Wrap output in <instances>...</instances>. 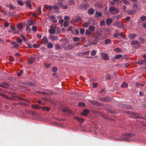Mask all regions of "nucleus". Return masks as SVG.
<instances>
[{
    "label": "nucleus",
    "instance_id": "f257e3e1",
    "mask_svg": "<svg viewBox=\"0 0 146 146\" xmlns=\"http://www.w3.org/2000/svg\"><path fill=\"white\" fill-rule=\"evenodd\" d=\"M135 137V135L134 134H124L122 135V138L118 139V140L120 141H134V140L133 139Z\"/></svg>",
    "mask_w": 146,
    "mask_h": 146
},
{
    "label": "nucleus",
    "instance_id": "f03ea898",
    "mask_svg": "<svg viewBox=\"0 0 146 146\" xmlns=\"http://www.w3.org/2000/svg\"><path fill=\"white\" fill-rule=\"evenodd\" d=\"M109 12L113 15H116L119 13L118 9L114 7H111L109 8Z\"/></svg>",
    "mask_w": 146,
    "mask_h": 146
},
{
    "label": "nucleus",
    "instance_id": "7ed1b4c3",
    "mask_svg": "<svg viewBox=\"0 0 146 146\" xmlns=\"http://www.w3.org/2000/svg\"><path fill=\"white\" fill-rule=\"evenodd\" d=\"M114 25L118 28L122 29L125 28L126 27V25L123 24L121 22H116Z\"/></svg>",
    "mask_w": 146,
    "mask_h": 146
},
{
    "label": "nucleus",
    "instance_id": "20e7f679",
    "mask_svg": "<svg viewBox=\"0 0 146 146\" xmlns=\"http://www.w3.org/2000/svg\"><path fill=\"white\" fill-rule=\"evenodd\" d=\"M60 5L61 1H60L53 6V8L54 10H57L58 11V10L60 9Z\"/></svg>",
    "mask_w": 146,
    "mask_h": 146
},
{
    "label": "nucleus",
    "instance_id": "39448f33",
    "mask_svg": "<svg viewBox=\"0 0 146 146\" xmlns=\"http://www.w3.org/2000/svg\"><path fill=\"white\" fill-rule=\"evenodd\" d=\"M56 26L50 27V29L48 30L49 33L51 34H55L56 32Z\"/></svg>",
    "mask_w": 146,
    "mask_h": 146
},
{
    "label": "nucleus",
    "instance_id": "423d86ee",
    "mask_svg": "<svg viewBox=\"0 0 146 146\" xmlns=\"http://www.w3.org/2000/svg\"><path fill=\"white\" fill-rule=\"evenodd\" d=\"M143 57H144L143 60H141L138 61L137 62V64H138L144 65L146 64V58L145 57V55H143Z\"/></svg>",
    "mask_w": 146,
    "mask_h": 146
},
{
    "label": "nucleus",
    "instance_id": "0eeeda50",
    "mask_svg": "<svg viewBox=\"0 0 146 146\" xmlns=\"http://www.w3.org/2000/svg\"><path fill=\"white\" fill-rule=\"evenodd\" d=\"M101 56H102V58L105 60H108L110 59L108 57V54L107 53H102L101 54Z\"/></svg>",
    "mask_w": 146,
    "mask_h": 146
},
{
    "label": "nucleus",
    "instance_id": "6e6552de",
    "mask_svg": "<svg viewBox=\"0 0 146 146\" xmlns=\"http://www.w3.org/2000/svg\"><path fill=\"white\" fill-rule=\"evenodd\" d=\"M35 61V58L33 57H31L29 58L28 63L29 64H31L33 63Z\"/></svg>",
    "mask_w": 146,
    "mask_h": 146
},
{
    "label": "nucleus",
    "instance_id": "1a4fd4ad",
    "mask_svg": "<svg viewBox=\"0 0 146 146\" xmlns=\"http://www.w3.org/2000/svg\"><path fill=\"white\" fill-rule=\"evenodd\" d=\"M6 6L7 7L11 9H14L15 8V6L11 3H7Z\"/></svg>",
    "mask_w": 146,
    "mask_h": 146
},
{
    "label": "nucleus",
    "instance_id": "9d476101",
    "mask_svg": "<svg viewBox=\"0 0 146 146\" xmlns=\"http://www.w3.org/2000/svg\"><path fill=\"white\" fill-rule=\"evenodd\" d=\"M89 113V111L88 110L86 109H85L84 110L83 112L81 113V114L84 116H87L88 114Z\"/></svg>",
    "mask_w": 146,
    "mask_h": 146
},
{
    "label": "nucleus",
    "instance_id": "9b49d317",
    "mask_svg": "<svg viewBox=\"0 0 146 146\" xmlns=\"http://www.w3.org/2000/svg\"><path fill=\"white\" fill-rule=\"evenodd\" d=\"M42 43L45 44H47L48 42V40L47 38L46 37H43L42 39Z\"/></svg>",
    "mask_w": 146,
    "mask_h": 146
},
{
    "label": "nucleus",
    "instance_id": "f8f14e48",
    "mask_svg": "<svg viewBox=\"0 0 146 146\" xmlns=\"http://www.w3.org/2000/svg\"><path fill=\"white\" fill-rule=\"evenodd\" d=\"M127 13H128V14L130 15H134L136 11L135 10H128L127 11H126Z\"/></svg>",
    "mask_w": 146,
    "mask_h": 146
},
{
    "label": "nucleus",
    "instance_id": "ddd939ff",
    "mask_svg": "<svg viewBox=\"0 0 146 146\" xmlns=\"http://www.w3.org/2000/svg\"><path fill=\"white\" fill-rule=\"evenodd\" d=\"M94 12V9L92 8H90L88 9V13L90 15H92Z\"/></svg>",
    "mask_w": 146,
    "mask_h": 146
},
{
    "label": "nucleus",
    "instance_id": "4468645a",
    "mask_svg": "<svg viewBox=\"0 0 146 146\" xmlns=\"http://www.w3.org/2000/svg\"><path fill=\"white\" fill-rule=\"evenodd\" d=\"M74 46L72 44H69L67 46L64 47L65 49H68L69 50L72 49L74 48Z\"/></svg>",
    "mask_w": 146,
    "mask_h": 146
},
{
    "label": "nucleus",
    "instance_id": "2eb2a0df",
    "mask_svg": "<svg viewBox=\"0 0 146 146\" xmlns=\"http://www.w3.org/2000/svg\"><path fill=\"white\" fill-rule=\"evenodd\" d=\"M103 14L102 12L96 11L95 13V16L97 18L101 16Z\"/></svg>",
    "mask_w": 146,
    "mask_h": 146
},
{
    "label": "nucleus",
    "instance_id": "dca6fc26",
    "mask_svg": "<svg viewBox=\"0 0 146 146\" xmlns=\"http://www.w3.org/2000/svg\"><path fill=\"white\" fill-rule=\"evenodd\" d=\"M49 37L52 40L55 41L58 39V36L50 35L49 36Z\"/></svg>",
    "mask_w": 146,
    "mask_h": 146
},
{
    "label": "nucleus",
    "instance_id": "f3484780",
    "mask_svg": "<svg viewBox=\"0 0 146 146\" xmlns=\"http://www.w3.org/2000/svg\"><path fill=\"white\" fill-rule=\"evenodd\" d=\"M35 23V21L34 20H30L28 21V23L29 26H31L34 25Z\"/></svg>",
    "mask_w": 146,
    "mask_h": 146
},
{
    "label": "nucleus",
    "instance_id": "a211bd4d",
    "mask_svg": "<svg viewBox=\"0 0 146 146\" xmlns=\"http://www.w3.org/2000/svg\"><path fill=\"white\" fill-rule=\"evenodd\" d=\"M113 20L112 19L110 18L106 20V24L108 25H109L112 22Z\"/></svg>",
    "mask_w": 146,
    "mask_h": 146
},
{
    "label": "nucleus",
    "instance_id": "6ab92c4d",
    "mask_svg": "<svg viewBox=\"0 0 146 146\" xmlns=\"http://www.w3.org/2000/svg\"><path fill=\"white\" fill-rule=\"evenodd\" d=\"M63 2L62 1H61V5H60V7L63 9H67L68 7L67 5H63L62 4V3Z\"/></svg>",
    "mask_w": 146,
    "mask_h": 146
},
{
    "label": "nucleus",
    "instance_id": "aec40b11",
    "mask_svg": "<svg viewBox=\"0 0 146 146\" xmlns=\"http://www.w3.org/2000/svg\"><path fill=\"white\" fill-rule=\"evenodd\" d=\"M31 107L34 109L38 110L40 109V107L38 105L33 104L31 106Z\"/></svg>",
    "mask_w": 146,
    "mask_h": 146
},
{
    "label": "nucleus",
    "instance_id": "412c9836",
    "mask_svg": "<svg viewBox=\"0 0 146 146\" xmlns=\"http://www.w3.org/2000/svg\"><path fill=\"white\" fill-rule=\"evenodd\" d=\"M26 5L29 7V9H31L32 8L31 1H26Z\"/></svg>",
    "mask_w": 146,
    "mask_h": 146
},
{
    "label": "nucleus",
    "instance_id": "4be33fe9",
    "mask_svg": "<svg viewBox=\"0 0 146 146\" xmlns=\"http://www.w3.org/2000/svg\"><path fill=\"white\" fill-rule=\"evenodd\" d=\"M11 44L13 45L14 48H18L20 46L19 45L14 42H11Z\"/></svg>",
    "mask_w": 146,
    "mask_h": 146
},
{
    "label": "nucleus",
    "instance_id": "5701e85b",
    "mask_svg": "<svg viewBox=\"0 0 146 146\" xmlns=\"http://www.w3.org/2000/svg\"><path fill=\"white\" fill-rule=\"evenodd\" d=\"M17 27L20 29L21 31H22V29L23 27V25L22 23H20L17 25Z\"/></svg>",
    "mask_w": 146,
    "mask_h": 146
},
{
    "label": "nucleus",
    "instance_id": "b1692460",
    "mask_svg": "<svg viewBox=\"0 0 146 146\" xmlns=\"http://www.w3.org/2000/svg\"><path fill=\"white\" fill-rule=\"evenodd\" d=\"M0 96H1L2 97L5 98L6 99H9V100H11L12 99L11 98H9L7 96L2 93H0Z\"/></svg>",
    "mask_w": 146,
    "mask_h": 146
},
{
    "label": "nucleus",
    "instance_id": "393cba45",
    "mask_svg": "<svg viewBox=\"0 0 146 146\" xmlns=\"http://www.w3.org/2000/svg\"><path fill=\"white\" fill-rule=\"evenodd\" d=\"M88 29L91 31H94L95 30V27L93 25H90Z\"/></svg>",
    "mask_w": 146,
    "mask_h": 146
},
{
    "label": "nucleus",
    "instance_id": "a878e982",
    "mask_svg": "<svg viewBox=\"0 0 146 146\" xmlns=\"http://www.w3.org/2000/svg\"><path fill=\"white\" fill-rule=\"evenodd\" d=\"M136 36V34L134 33L131 34L129 35V38L131 39H134Z\"/></svg>",
    "mask_w": 146,
    "mask_h": 146
},
{
    "label": "nucleus",
    "instance_id": "bb28decb",
    "mask_svg": "<svg viewBox=\"0 0 146 146\" xmlns=\"http://www.w3.org/2000/svg\"><path fill=\"white\" fill-rule=\"evenodd\" d=\"M2 84H3V86H4L3 88H8L9 87V84H8L6 82H3Z\"/></svg>",
    "mask_w": 146,
    "mask_h": 146
},
{
    "label": "nucleus",
    "instance_id": "cd10ccee",
    "mask_svg": "<svg viewBox=\"0 0 146 146\" xmlns=\"http://www.w3.org/2000/svg\"><path fill=\"white\" fill-rule=\"evenodd\" d=\"M105 42L106 44H108L111 43V40L109 39H107L105 40Z\"/></svg>",
    "mask_w": 146,
    "mask_h": 146
},
{
    "label": "nucleus",
    "instance_id": "c85d7f7f",
    "mask_svg": "<svg viewBox=\"0 0 146 146\" xmlns=\"http://www.w3.org/2000/svg\"><path fill=\"white\" fill-rule=\"evenodd\" d=\"M104 98L105 102H110L111 101V98L109 97L106 96Z\"/></svg>",
    "mask_w": 146,
    "mask_h": 146
},
{
    "label": "nucleus",
    "instance_id": "c756f323",
    "mask_svg": "<svg viewBox=\"0 0 146 146\" xmlns=\"http://www.w3.org/2000/svg\"><path fill=\"white\" fill-rule=\"evenodd\" d=\"M121 86L122 88H124L125 87V88H127L128 86V84H126L125 82H123L121 85Z\"/></svg>",
    "mask_w": 146,
    "mask_h": 146
},
{
    "label": "nucleus",
    "instance_id": "7c9ffc66",
    "mask_svg": "<svg viewBox=\"0 0 146 146\" xmlns=\"http://www.w3.org/2000/svg\"><path fill=\"white\" fill-rule=\"evenodd\" d=\"M139 42L137 41H133L131 42V44L132 45L135 44L139 45Z\"/></svg>",
    "mask_w": 146,
    "mask_h": 146
},
{
    "label": "nucleus",
    "instance_id": "2f4dec72",
    "mask_svg": "<svg viewBox=\"0 0 146 146\" xmlns=\"http://www.w3.org/2000/svg\"><path fill=\"white\" fill-rule=\"evenodd\" d=\"M36 11L38 12V13L40 15L41 14V5H39L38 7L36 9Z\"/></svg>",
    "mask_w": 146,
    "mask_h": 146
},
{
    "label": "nucleus",
    "instance_id": "473e14b6",
    "mask_svg": "<svg viewBox=\"0 0 146 146\" xmlns=\"http://www.w3.org/2000/svg\"><path fill=\"white\" fill-rule=\"evenodd\" d=\"M72 39L74 41L76 42L79 41L80 40V39L78 37H74L72 38Z\"/></svg>",
    "mask_w": 146,
    "mask_h": 146
},
{
    "label": "nucleus",
    "instance_id": "72a5a7b5",
    "mask_svg": "<svg viewBox=\"0 0 146 146\" xmlns=\"http://www.w3.org/2000/svg\"><path fill=\"white\" fill-rule=\"evenodd\" d=\"M85 34L87 35L91 36L92 35L91 32L88 30H86L85 32Z\"/></svg>",
    "mask_w": 146,
    "mask_h": 146
},
{
    "label": "nucleus",
    "instance_id": "f704fd0d",
    "mask_svg": "<svg viewBox=\"0 0 146 146\" xmlns=\"http://www.w3.org/2000/svg\"><path fill=\"white\" fill-rule=\"evenodd\" d=\"M45 7L47 8L48 9H49L50 11H51L52 9L53 8V7L50 5H46L45 6Z\"/></svg>",
    "mask_w": 146,
    "mask_h": 146
},
{
    "label": "nucleus",
    "instance_id": "c9c22d12",
    "mask_svg": "<svg viewBox=\"0 0 146 146\" xmlns=\"http://www.w3.org/2000/svg\"><path fill=\"white\" fill-rule=\"evenodd\" d=\"M62 110L64 112H66L68 113L70 112V111L69 109L68 108H65L62 109Z\"/></svg>",
    "mask_w": 146,
    "mask_h": 146
},
{
    "label": "nucleus",
    "instance_id": "e433bc0d",
    "mask_svg": "<svg viewBox=\"0 0 146 146\" xmlns=\"http://www.w3.org/2000/svg\"><path fill=\"white\" fill-rule=\"evenodd\" d=\"M47 46L48 48H52L53 47V45L52 43L49 42L48 43Z\"/></svg>",
    "mask_w": 146,
    "mask_h": 146
},
{
    "label": "nucleus",
    "instance_id": "4c0bfd02",
    "mask_svg": "<svg viewBox=\"0 0 146 146\" xmlns=\"http://www.w3.org/2000/svg\"><path fill=\"white\" fill-rule=\"evenodd\" d=\"M40 46V45L39 44L35 43L33 44V46L34 48H39Z\"/></svg>",
    "mask_w": 146,
    "mask_h": 146
},
{
    "label": "nucleus",
    "instance_id": "58836bf2",
    "mask_svg": "<svg viewBox=\"0 0 146 146\" xmlns=\"http://www.w3.org/2000/svg\"><path fill=\"white\" fill-rule=\"evenodd\" d=\"M105 77L107 80H109L111 79V76L110 74H108Z\"/></svg>",
    "mask_w": 146,
    "mask_h": 146
},
{
    "label": "nucleus",
    "instance_id": "ea45409f",
    "mask_svg": "<svg viewBox=\"0 0 146 146\" xmlns=\"http://www.w3.org/2000/svg\"><path fill=\"white\" fill-rule=\"evenodd\" d=\"M123 57V56L121 54H119L115 56V58L116 59H119V58H121Z\"/></svg>",
    "mask_w": 146,
    "mask_h": 146
},
{
    "label": "nucleus",
    "instance_id": "a19ab883",
    "mask_svg": "<svg viewBox=\"0 0 146 146\" xmlns=\"http://www.w3.org/2000/svg\"><path fill=\"white\" fill-rule=\"evenodd\" d=\"M20 36L21 37V38L23 39L25 41H26L27 40V39L25 38V37L23 35H20Z\"/></svg>",
    "mask_w": 146,
    "mask_h": 146
},
{
    "label": "nucleus",
    "instance_id": "79ce46f5",
    "mask_svg": "<svg viewBox=\"0 0 146 146\" xmlns=\"http://www.w3.org/2000/svg\"><path fill=\"white\" fill-rule=\"evenodd\" d=\"M13 97L15 99H17L16 98H18V99H19V100H25L24 99H23L21 98H20V97H19L18 96H13Z\"/></svg>",
    "mask_w": 146,
    "mask_h": 146
},
{
    "label": "nucleus",
    "instance_id": "37998d69",
    "mask_svg": "<svg viewBox=\"0 0 146 146\" xmlns=\"http://www.w3.org/2000/svg\"><path fill=\"white\" fill-rule=\"evenodd\" d=\"M96 51L95 50H93L91 52V55L92 56H94L96 53Z\"/></svg>",
    "mask_w": 146,
    "mask_h": 146
},
{
    "label": "nucleus",
    "instance_id": "c03bdc74",
    "mask_svg": "<svg viewBox=\"0 0 146 146\" xmlns=\"http://www.w3.org/2000/svg\"><path fill=\"white\" fill-rule=\"evenodd\" d=\"M69 25V22L67 21H65L64 23V27H67Z\"/></svg>",
    "mask_w": 146,
    "mask_h": 146
},
{
    "label": "nucleus",
    "instance_id": "a18cd8bd",
    "mask_svg": "<svg viewBox=\"0 0 146 146\" xmlns=\"http://www.w3.org/2000/svg\"><path fill=\"white\" fill-rule=\"evenodd\" d=\"M17 3L21 6H23L24 5L23 2L19 0H17Z\"/></svg>",
    "mask_w": 146,
    "mask_h": 146
},
{
    "label": "nucleus",
    "instance_id": "49530a36",
    "mask_svg": "<svg viewBox=\"0 0 146 146\" xmlns=\"http://www.w3.org/2000/svg\"><path fill=\"white\" fill-rule=\"evenodd\" d=\"M26 30L28 31V33H30L31 31V29L29 26H27L26 28Z\"/></svg>",
    "mask_w": 146,
    "mask_h": 146
},
{
    "label": "nucleus",
    "instance_id": "de8ad7c7",
    "mask_svg": "<svg viewBox=\"0 0 146 146\" xmlns=\"http://www.w3.org/2000/svg\"><path fill=\"white\" fill-rule=\"evenodd\" d=\"M76 119H77V120L79 122H83L84 121V120L82 119V118H79L78 117H76Z\"/></svg>",
    "mask_w": 146,
    "mask_h": 146
},
{
    "label": "nucleus",
    "instance_id": "09e8293b",
    "mask_svg": "<svg viewBox=\"0 0 146 146\" xmlns=\"http://www.w3.org/2000/svg\"><path fill=\"white\" fill-rule=\"evenodd\" d=\"M90 52V50H88L87 51H85L82 52V54H86V55H88V54Z\"/></svg>",
    "mask_w": 146,
    "mask_h": 146
},
{
    "label": "nucleus",
    "instance_id": "8fccbe9b",
    "mask_svg": "<svg viewBox=\"0 0 146 146\" xmlns=\"http://www.w3.org/2000/svg\"><path fill=\"white\" fill-rule=\"evenodd\" d=\"M82 45V43L80 42H76L74 44V46H81Z\"/></svg>",
    "mask_w": 146,
    "mask_h": 146
},
{
    "label": "nucleus",
    "instance_id": "3c124183",
    "mask_svg": "<svg viewBox=\"0 0 146 146\" xmlns=\"http://www.w3.org/2000/svg\"><path fill=\"white\" fill-rule=\"evenodd\" d=\"M100 25L101 26H103L105 25V21H101L100 23Z\"/></svg>",
    "mask_w": 146,
    "mask_h": 146
},
{
    "label": "nucleus",
    "instance_id": "603ef678",
    "mask_svg": "<svg viewBox=\"0 0 146 146\" xmlns=\"http://www.w3.org/2000/svg\"><path fill=\"white\" fill-rule=\"evenodd\" d=\"M90 23H89L86 22L84 23V26L86 27H87L88 26L90 25Z\"/></svg>",
    "mask_w": 146,
    "mask_h": 146
},
{
    "label": "nucleus",
    "instance_id": "864d4df0",
    "mask_svg": "<svg viewBox=\"0 0 146 146\" xmlns=\"http://www.w3.org/2000/svg\"><path fill=\"white\" fill-rule=\"evenodd\" d=\"M32 29L33 31L35 32H36L37 31V27L36 26H34L32 27Z\"/></svg>",
    "mask_w": 146,
    "mask_h": 146
},
{
    "label": "nucleus",
    "instance_id": "5fc2aeb1",
    "mask_svg": "<svg viewBox=\"0 0 146 146\" xmlns=\"http://www.w3.org/2000/svg\"><path fill=\"white\" fill-rule=\"evenodd\" d=\"M120 36H121L122 37H123L124 38H125L126 36L122 32H121L120 33H119Z\"/></svg>",
    "mask_w": 146,
    "mask_h": 146
},
{
    "label": "nucleus",
    "instance_id": "6e6d98bb",
    "mask_svg": "<svg viewBox=\"0 0 146 146\" xmlns=\"http://www.w3.org/2000/svg\"><path fill=\"white\" fill-rule=\"evenodd\" d=\"M16 40L19 43H21L22 42V40L19 38H17Z\"/></svg>",
    "mask_w": 146,
    "mask_h": 146
},
{
    "label": "nucleus",
    "instance_id": "4d7b16f0",
    "mask_svg": "<svg viewBox=\"0 0 146 146\" xmlns=\"http://www.w3.org/2000/svg\"><path fill=\"white\" fill-rule=\"evenodd\" d=\"M146 19V17L145 16H143L140 17V19L141 21H143Z\"/></svg>",
    "mask_w": 146,
    "mask_h": 146
},
{
    "label": "nucleus",
    "instance_id": "13d9d810",
    "mask_svg": "<svg viewBox=\"0 0 146 146\" xmlns=\"http://www.w3.org/2000/svg\"><path fill=\"white\" fill-rule=\"evenodd\" d=\"M78 105L80 107H83L85 106V104L83 103L80 102L78 104Z\"/></svg>",
    "mask_w": 146,
    "mask_h": 146
},
{
    "label": "nucleus",
    "instance_id": "bf43d9fd",
    "mask_svg": "<svg viewBox=\"0 0 146 146\" xmlns=\"http://www.w3.org/2000/svg\"><path fill=\"white\" fill-rule=\"evenodd\" d=\"M54 47L56 49H59L60 48V45L59 44H56L55 45Z\"/></svg>",
    "mask_w": 146,
    "mask_h": 146
},
{
    "label": "nucleus",
    "instance_id": "052dcab7",
    "mask_svg": "<svg viewBox=\"0 0 146 146\" xmlns=\"http://www.w3.org/2000/svg\"><path fill=\"white\" fill-rule=\"evenodd\" d=\"M23 72V70H21L19 71V73L18 72V76H20L22 74V73Z\"/></svg>",
    "mask_w": 146,
    "mask_h": 146
},
{
    "label": "nucleus",
    "instance_id": "680f3d73",
    "mask_svg": "<svg viewBox=\"0 0 146 146\" xmlns=\"http://www.w3.org/2000/svg\"><path fill=\"white\" fill-rule=\"evenodd\" d=\"M49 17L50 19L53 20L55 19V16L54 15L50 16H49Z\"/></svg>",
    "mask_w": 146,
    "mask_h": 146
},
{
    "label": "nucleus",
    "instance_id": "e2e57ef3",
    "mask_svg": "<svg viewBox=\"0 0 146 146\" xmlns=\"http://www.w3.org/2000/svg\"><path fill=\"white\" fill-rule=\"evenodd\" d=\"M123 2L124 3L125 5H129V2L128 1L124 0Z\"/></svg>",
    "mask_w": 146,
    "mask_h": 146
},
{
    "label": "nucleus",
    "instance_id": "0e129e2a",
    "mask_svg": "<svg viewBox=\"0 0 146 146\" xmlns=\"http://www.w3.org/2000/svg\"><path fill=\"white\" fill-rule=\"evenodd\" d=\"M84 31H85V30L84 29H80V33L81 34H83L84 33Z\"/></svg>",
    "mask_w": 146,
    "mask_h": 146
},
{
    "label": "nucleus",
    "instance_id": "69168bd1",
    "mask_svg": "<svg viewBox=\"0 0 146 146\" xmlns=\"http://www.w3.org/2000/svg\"><path fill=\"white\" fill-rule=\"evenodd\" d=\"M120 36L119 33H115L114 34L113 36L115 38H116L118 36Z\"/></svg>",
    "mask_w": 146,
    "mask_h": 146
},
{
    "label": "nucleus",
    "instance_id": "338daca9",
    "mask_svg": "<svg viewBox=\"0 0 146 146\" xmlns=\"http://www.w3.org/2000/svg\"><path fill=\"white\" fill-rule=\"evenodd\" d=\"M64 19L65 20L69 21L70 20V18L69 17L66 16L64 17Z\"/></svg>",
    "mask_w": 146,
    "mask_h": 146
},
{
    "label": "nucleus",
    "instance_id": "774afa93",
    "mask_svg": "<svg viewBox=\"0 0 146 146\" xmlns=\"http://www.w3.org/2000/svg\"><path fill=\"white\" fill-rule=\"evenodd\" d=\"M74 1L73 0H71L69 2V4L71 5H72L74 4Z\"/></svg>",
    "mask_w": 146,
    "mask_h": 146
}]
</instances>
